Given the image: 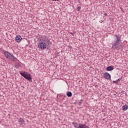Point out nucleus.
<instances>
[{"label": "nucleus", "mask_w": 128, "mask_h": 128, "mask_svg": "<svg viewBox=\"0 0 128 128\" xmlns=\"http://www.w3.org/2000/svg\"><path fill=\"white\" fill-rule=\"evenodd\" d=\"M39 43V48L41 50H46V44H48V40H46V36H41L38 38Z\"/></svg>", "instance_id": "obj_1"}, {"label": "nucleus", "mask_w": 128, "mask_h": 128, "mask_svg": "<svg viewBox=\"0 0 128 128\" xmlns=\"http://www.w3.org/2000/svg\"><path fill=\"white\" fill-rule=\"evenodd\" d=\"M115 36L116 38V42H114V43L112 44V47L114 48H116V50H120V48H122V40H120V38H122V36L120 35H115Z\"/></svg>", "instance_id": "obj_2"}, {"label": "nucleus", "mask_w": 128, "mask_h": 128, "mask_svg": "<svg viewBox=\"0 0 128 128\" xmlns=\"http://www.w3.org/2000/svg\"><path fill=\"white\" fill-rule=\"evenodd\" d=\"M4 56H5L6 58L9 60H11L12 62H18V60L16 58L14 57V54L8 52H4Z\"/></svg>", "instance_id": "obj_3"}, {"label": "nucleus", "mask_w": 128, "mask_h": 128, "mask_svg": "<svg viewBox=\"0 0 128 128\" xmlns=\"http://www.w3.org/2000/svg\"><path fill=\"white\" fill-rule=\"evenodd\" d=\"M20 74L23 76L24 78L26 80H32V78L30 77V74L28 73V72H20Z\"/></svg>", "instance_id": "obj_4"}, {"label": "nucleus", "mask_w": 128, "mask_h": 128, "mask_svg": "<svg viewBox=\"0 0 128 128\" xmlns=\"http://www.w3.org/2000/svg\"><path fill=\"white\" fill-rule=\"evenodd\" d=\"M15 40L16 42H22V38L20 36H17L16 37Z\"/></svg>", "instance_id": "obj_5"}, {"label": "nucleus", "mask_w": 128, "mask_h": 128, "mask_svg": "<svg viewBox=\"0 0 128 128\" xmlns=\"http://www.w3.org/2000/svg\"><path fill=\"white\" fill-rule=\"evenodd\" d=\"M104 78H105L106 80H110V74L108 72H106L104 74Z\"/></svg>", "instance_id": "obj_6"}, {"label": "nucleus", "mask_w": 128, "mask_h": 128, "mask_svg": "<svg viewBox=\"0 0 128 128\" xmlns=\"http://www.w3.org/2000/svg\"><path fill=\"white\" fill-rule=\"evenodd\" d=\"M113 70H114V67L112 66H109L106 68V70H108V71Z\"/></svg>", "instance_id": "obj_7"}, {"label": "nucleus", "mask_w": 128, "mask_h": 128, "mask_svg": "<svg viewBox=\"0 0 128 128\" xmlns=\"http://www.w3.org/2000/svg\"><path fill=\"white\" fill-rule=\"evenodd\" d=\"M122 108L123 110H126L128 108V106L127 105H124L123 106H122Z\"/></svg>", "instance_id": "obj_8"}, {"label": "nucleus", "mask_w": 128, "mask_h": 128, "mask_svg": "<svg viewBox=\"0 0 128 128\" xmlns=\"http://www.w3.org/2000/svg\"><path fill=\"white\" fill-rule=\"evenodd\" d=\"M18 122H21V124H22L24 122V119L22 118H20L18 120Z\"/></svg>", "instance_id": "obj_9"}, {"label": "nucleus", "mask_w": 128, "mask_h": 128, "mask_svg": "<svg viewBox=\"0 0 128 128\" xmlns=\"http://www.w3.org/2000/svg\"><path fill=\"white\" fill-rule=\"evenodd\" d=\"M72 96V92H67V96L68 98H70V96Z\"/></svg>", "instance_id": "obj_10"}, {"label": "nucleus", "mask_w": 128, "mask_h": 128, "mask_svg": "<svg viewBox=\"0 0 128 128\" xmlns=\"http://www.w3.org/2000/svg\"><path fill=\"white\" fill-rule=\"evenodd\" d=\"M80 8H81L80 7L78 6V7L76 8V10H77L78 12H80Z\"/></svg>", "instance_id": "obj_11"}, {"label": "nucleus", "mask_w": 128, "mask_h": 128, "mask_svg": "<svg viewBox=\"0 0 128 128\" xmlns=\"http://www.w3.org/2000/svg\"><path fill=\"white\" fill-rule=\"evenodd\" d=\"M52 0L53 2H58V0Z\"/></svg>", "instance_id": "obj_12"}, {"label": "nucleus", "mask_w": 128, "mask_h": 128, "mask_svg": "<svg viewBox=\"0 0 128 128\" xmlns=\"http://www.w3.org/2000/svg\"><path fill=\"white\" fill-rule=\"evenodd\" d=\"M104 16H108V14L104 13Z\"/></svg>", "instance_id": "obj_13"}, {"label": "nucleus", "mask_w": 128, "mask_h": 128, "mask_svg": "<svg viewBox=\"0 0 128 128\" xmlns=\"http://www.w3.org/2000/svg\"><path fill=\"white\" fill-rule=\"evenodd\" d=\"M71 34H72V36H74V34H72V33H71Z\"/></svg>", "instance_id": "obj_14"}, {"label": "nucleus", "mask_w": 128, "mask_h": 128, "mask_svg": "<svg viewBox=\"0 0 128 128\" xmlns=\"http://www.w3.org/2000/svg\"><path fill=\"white\" fill-rule=\"evenodd\" d=\"M118 80H120V79H118Z\"/></svg>", "instance_id": "obj_15"}]
</instances>
